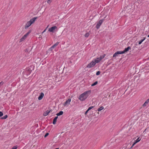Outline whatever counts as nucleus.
<instances>
[{
  "instance_id": "10",
  "label": "nucleus",
  "mask_w": 149,
  "mask_h": 149,
  "mask_svg": "<svg viewBox=\"0 0 149 149\" xmlns=\"http://www.w3.org/2000/svg\"><path fill=\"white\" fill-rule=\"evenodd\" d=\"M44 96V93H40V94L39 96L38 97V99L39 100H41L42 98Z\"/></svg>"
},
{
  "instance_id": "5",
  "label": "nucleus",
  "mask_w": 149,
  "mask_h": 149,
  "mask_svg": "<svg viewBox=\"0 0 149 149\" xmlns=\"http://www.w3.org/2000/svg\"><path fill=\"white\" fill-rule=\"evenodd\" d=\"M103 19L100 20L98 22L96 26L97 29H98L100 28V26L101 25L102 23L103 22Z\"/></svg>"
},
{
  "instance_id": "35",
  "label": "nucleus",
  "mask_w": 149,
  "mask_h": 149,
  "mask_svg": "<svg viewBox=\"0 0 149 149\" xmlns=\"http://www.w3.org/2000/svg\"><path fill=\"white\" fill-rule=\"evenodd\" d=\"M52 47L54 48L55 47H56V46L54 45L53 46H52Z\"/></svg>"
},
{
  "instance_id": "8",
  "label": "nucleus",
  "mask_w": 149,
  "mask_h": 149,
  "mask_svg": "<svg viewBox=\"0 0 149 149\" xmlns=\"http://www.w3.org/2000/svg\"><path fill=\"white\" fill-rule=\"evenodd\" d=\"M131 49V47H128L127 48H125L124 50L123 51H121V52L122 53V54H124L125 53V52L128 51L129 50Z\"/></svg>"
},
{
  "instance_id": "17",
  "label": "nucleus",
  "mask_w": 149,
  "mask_h": 149,
  "mask_svg": "<svg viewBox=\"0 0 149 149\" xmlns=\"http://www.w3.org/2000/svg\"><path fill=\"white\" fill-rule=\"evenodd\" d=\"M8 117V116L7 115H6L4 116L1 118L2 119H5L7 118Z\"/></svg>"
},
{
  "instance_id": "38",
  "label": "nucleus",
  "mask_w": 149,
  "mask_h": 149,
  "mask_svg": "<svg viewBox=\"0 0 149 149\" xmlns=\"http://www.w3.org/2000/svg\"><path fill=\"white\" fill-rule=\"evenodd\" d=\"M148 37H149V34L148 36Z\"/></svg>"
},
{
  "instance_id": "29",
  "label": "nucleus",
  "mask_w": 149,
  "mask_h": 149,
  "mask_svg": "<svg viewBox=\"0 0 149 149\" xmlns=\"http://www.w3.org/2000/svg\"><path fill=\"white\" fill-rule=\"evenodd\" d=\"M100 71H98L96 72V75H98L100 74Z\"/></svg>"
},
{
  "instance_id": "18",
  "label": "nucleus",
  "mask_w": 149,
  "mask_h": 149,
  "mask_svg": "<svg viewBox=\"0 0 149 149\" xmlns=\"http://www.w3.org/2000/svg\"><path fill=\"white\" fill-rule=\"evenodd\" d=\"M145 38H144V39H142V40H141L139 42V45H140L141 43L142 42L145 40Z\"/></svg>"
},
{
  "instance_id": "6",
  "label": "nucleus",
  "mask_w": 149,
  "mask_h": 149,
  "mask_svg": "<svg viewBox=\"0 0 149 149\" xmlns=\"http://www.w3.org/2000/svg\"><path fill=\"white\" fill-rule=\"evenodd\" d=\"M96 64L94 61H92L87 65V67L89 68L93 67Z\"/></svg>"
},
{
  "instance_id": "2",
  "label": "nucleus",
  "mask_w": 149,
  "mask_h": 149,
  "mask_svg": "<svg viewBox=\"0 0 149 149\" xmlns=\"http://www.w3.org/2000/svg\"><path fill=\"white\" fill-rule=\"evenodd\" d=\"M37 17H35L31 19L28 22L25 24L24 28L25 29H27L37 19Z\"/></svg>"
},
{
  "instance_id": "28",
  "label": "nucleus",
  "mask_w": 149,
  "mask_h": 149,
  "mask_svg": "<svg viewBox=\"0 0 149 149\" xmlns=\"http://www.w3.org/2000/svg\"><path fill=\"white\" fill-rule=\"evenodd\" d=\"M136 143L135 141V142L133 143L132 146L129 149L131 148H132V147Z\"/></svg>"
},
{
  "instance_id": "11",
  "label": "nucleus",
  "mask_w": 149,
  "mask_h": 149,
  "mask_svg": "<svg viewBox=\"0 0 149 149\" xmlns=\"http://www.w3.org/2000/svg\"><path fill=\"white\" fill-rule=\"evenodd\" d=\"M101 59H100V57L97 58H96V59H95L94 60L95 63H99Z\"/></svg>"
},
{
  "instance_id": "31",
  "label": "nucleus",
  "mask_w": 149,
  "mask_h": 149,
  "mask_svg": "<svg viewBox=\"0 0 149 149\" xmlns=\"http://www.w3.org/2000/svg\"><path fill=\"white\" fill-rule=\"evenodd\" d=\"M59 42H56V43H55L54 45L56 47V46H57L58 45V44Z\"/></svg>"
},
{
  "instance_id": "20",
  "label": "nucleus",
  "mask_w": 149,
  "mask_h": 149,
  "mask_svg": "<svg viewBox=\"0 0 149 149\" xmlns=\"http://www.w3.org/2000/svg\"><path fill=\"white\" fill-rule=\"evenodd\" d=\"M97 83L98 82L97 81H95L91 85V86H93L96 85L97 84Z\"/></svg>"
},
{
  "instance_id": "1",
  "label": "nucleus",
  "mask_w": 149,
  "mask_h": 149,
  "mask_svg": "<svg viewBox=\"0 0 149 149\" xmlns=\"http://www.w3.org/2000/svg\"><path fill=\"white\" fill-rule=\"evenodd\" d=\"M91 91H89L84 92L82 94L80 95L79 97V99L81 101H84L88 96V94L91 93Z\"/></svg>"
},
{
  "instance_id": "15",
  "label": "nucleus",
  "mask_w": 149,
  "mask_h": 149,
  "mask_svg": "<svg viewBox=\"0 0 149 149\" xmlns=\"http://www.w3.org/2000/svg\"><path fill=\"white\" fill-rule=\"evenodd\" d=\"M26 72H28V73H27V74L28 75L29 74L31 73V71L29 69H27L26 70Z\"/></svg>"
},
{
  "instance_id": "25",
  "label": "nucleus",
  "mask_w": 149,
  "mask_h": 149,
  "mask_svg": "<svg viewBox=\"0 0 149 149\" xmlns=\"http://www.w3.org/2000/svg\"><path fill=\"white\" fill-rule=\"evenodd\" d=\"M4 82L3 81H1V82H0V87L2 86Z\"/></svg>"
},
{
  "instance_id": "13",
  "label": "nucleus",
  "mask_w": 149,
  "mask_h": 149,
  "mask_svg": "<svg viewBox=\"0 0 149 149\" xmlns=\"http://www.w3.org/2000/svg\"><path fill=\"white\" fill-rule=\"evenodd\" d=\"M149 102V99H148L143 104V106L144 107L146 106L147 104Z\"/></svg>"
},
{
  "instance_id": "12",
  "label": "nucleus",
  "mask_w": 149,
  "mask_h": 149,
  "mask_svg": "<svg viewBox=\"0 0 149 149\" xmlns=\"http://www.w3.org/2000/svg\"><path fill=\"white\" fill-rule=\"evenodd\" d=\"M50 111H51V110H50V111L47 110V111H46V112H45L44 113L43 115L45 116H47L50 113Z\"/></svg>"
},
{
  "instance_id": "33",
  "label": "nucleus",
  "mask_w": 149,
  "mask_h": 149,
  "mask_svg": "<svg viewBox=\"0 0 149 149\" xmlns=\"http://www.w3.org/2000/svg\"><path fill=\"white\" fill-rule=\"evenodd\" d=\"M88 111L87 110L85 113L84 114L86 115L87 114V113L88 112Z\"/></svg>"
},
{
  "instance_id": "16",
  "label": "nucleus",
  "mask_w": 149,
  "mask_h": 149,
  "mask_svg": "<svg viewBox=\"0 0 149 149\" xmlns=\"http://www.w3.org/2000/svg\"><path fill=\"white\" fill-rule=\"evenodd\" d=\"M104 109V108L102 106L101 107H100L99 108L97 109V111H100L103 109Z\"/></svg>"
},
{
  "instance_id": "37",
  "label": "nucleus",
  "mask_w": 149,
  "mask_h": 149,
  "mask_svg": "<svg viewBox=\"0 0 149 149\" xmlns=\"http://www.w3.org/2000/svg\"><path fill=\"white\" fill-rule=\"evenodd\" d=\"M147 130V129H146L145 130V131H144V132H145V131H146Z\"/></svg>"
},
{
  "instance_id": "26",
  "label": "nucleus",
  "mask_w": 149,
  "mask_h": 149,
  "mask_svg": "<svg viewBox=\"0 0 149 149\" xmlns=\"http://www.w3.org/2000/svg\"><path fill=\"white\" fill-rule=\"evenodd\" d=\"M93 106H91L88 109H87L88 110V111H89L92 108H93Z\"/></svg>"
},
{
  "instance_id": "39",
  "label": "nucleus",
  "mask_w": 149,
  "mask_h": 149,
  "mask_svg": "<svg viewBox=\"0 0 149 149\" xmlns=\"http://www.w3.org/2000/svg\"><path fill=\"white\" fill-rule=\"evenodd\" d=\"M55 149H59V148H56Z\"/></svg>"
},
{
  "instance_id": "21",
  "label": "nucleus",
  "mask_w": 149,
  "mask_h": 149,
  "mask_svg": "<svg viewBox=\"0 0 149 149\" xmlns=\"http://www.w3.org/2000/svg\"><path fill=\"white\" fill-rule=\"evenodd\" d=\"M105 56V54H104L103 55H102V56H101L100 57V59L101 60L102 59H103V58H104V57Z\"/></svg>"
},
{
  "instance_id": "27",
  "label": "nucleus",
  "mask_w": 149,
  "mask_h": 149,
  "mask_svg": "<svg viewBox=\"0 0 149 149\" xmlns=\"http://www.w3.org/2000/svg\"><path fill=\"white\" fill-rule=\"evenodd\" d=\"M17 146H13L12 149H17Z\"/></svg>"
},
{
  "instance_id": "32",
  "label": "nucleus",
  "mask_w": 149,
  "mask_h": 149,
  "mask_svg": "<svg viewBox=\"0 0 149 149\" xmlns=\"http://www.w3.org/2000/svg\"><path fill=\"white\" fill-rule=\"evenodd\" d=\"M49 135V133H46V134L45 135V137H46L48 135Z\"/></svg>"
},
{
  "instance_id": "4",
  "label": "nucleus",
  "mask_w": 149,
  "mask_h": 149,
  "mask_svg": "<svg viewBox=\"0 0 149 149\" xmlns=\"http://www.w3.org/2000/svg\"><path fill=\"white\" fill-rule=\"evenodd\" d=\"M55 30H57V27L56 26H54L49 28L48 29V31L53 33L55 32Z\"/></svg>"
},
{
  "instance_id": "24",
  "label": "nucleus",
  "mask_w": 149,
  "mask_h": 149,
  "mask_svg": "<svg viewBox=\"0 0 149 149\" xmlns=\"http://www.w3.org/2000/svg\"><path fill=\"white\" fill-rule=\"evenodd\" d=\"M53 49H54V48H53V47H50V48L49 49V50H49V51H52V50H53Z\"/></svg>"
},
{
  "instance_id": "22",
  "label": "nucleus",
  "mask_w": 149,
  "mask_h": 149,
  "mask_svg": "<svg viewBox=\"0 0 149 149\" xmlns=\"http://www.w3.org/2000/svg\"><path fill=\"white\" fill-rule=\"evenodd\" d=\"M89 33H86L85 35H84V36L86 37H88L89 36Z\"/></svg>"
},
{
  "instance_id": "9",
  "label": "nucleus",
  "mask_w": 149,
  "mask_h": 149,
  "mask_svg": "<svg viewBox=\"0 0 149 149\" xmlns=\"http://www.w3.org/2000/svg\"><path fill=\"white\" fill-rule=\"evenodd\" d=\"M120 54H122L121 51H118L115 53L113 55V57H114L118 56V55Z\"/></svg>"
},
{
  "instance_id": "3",
  "label": "nucleus",
  "mask_w": 149,
  "mask_h": 149,
  "mask_svg": "<svg viewBox=\"0 0 149 149\" xmlns=\"http://www.w3.org/2000/svg\"><path fill=\"white\" fill-rule=\"evenodd\" d=\"M31 31L30 30L26 33L19 40V42H21L25 40L29 36V34L31 33Z\"/></svg>"
},
{
  "instance_id": "23",
  "label": "nucleus",
  "mask_w": 149,
  "mask_h": 149,
  "mask_svg": "<svg viewBox=\"0 0 149 149\" xmlns=\"http://www.w3.org/2000/svg\"><path fill=\"white\" fill-rule=\"evenodd\" d=\"M141 140V139H139V138H138L135 141V142L137 143V142H139Z\"/></svg>"
},
{
  "instance_id": "19",
  "label": "nucleus",
  "mask_w": 149,
  "mask_h": 149,
  "mask_svg": "<svg viewBox=\"0 0 149 149\" xmlns=\"http://www.w3.org/2000/svg\"><path fill=\"white\" fill-rule=\"evenodd\" d=\"M56 121H57V119H56L55 118H54L53 119V124L54 125L55 124Z\"/></svg>"
},
{
  "instance_id": "14",
  "label": "nucleus",
  "mask_w": 149,
  "mask_h": 149,
  "mask_svg": "<svg viewBox=\"0 0 149 149\" xmlns=\"http://www.w3.org/2000/svg\"><path fill=\"white\" fill-rule=\"evenodd\" d=\"M63 114V111H60L58 113H57L56 115L57 116H59L62 115Z\"/></svg>"
},
{
  "instance_id": "36",
  "label": "nucleus",
  "mask_w": 149,
  "mask_h": 149,
  "mask_svg": "<svg viewBox=\"0 0 149 149\" xmlns=\"http://www.w3.org/2000/svg\"><path fill=\"white\" fill-rule=\"evenodd\" d=\"M58 118V116H56L54 118L56 119H57V118Z\"/></svg>"
},
{
  "instance_id": "34",
  "label": "nucleus",
  "mask_w": 149,
  "mask_h": 149,
  "mask_svg": "<svg viewBox=\"0 0 149 149\" xmlns=\"http://www.w3.org/2000/svg\"><path fill=\"white\" fill-rule=\"evenodd\" d=\"M48 27V26H47V28H46V29L45 30H44V31L42 32V33H44V32L46 30V29H47Z\"/></svg>"
},
{
  "instance_id": "7",
  "label": "nucleus",
  "mask_w": 149,
  "mask_h": 149,
  "mask_svg": "<svg viewBox=\"0 0 149 149\" xmlns=\"http://www.w3.org/2000/svg\"><path fill=\"white\" fill-rule=\"evenodd\" d=\"M71 101V99H68L67 101L65 102L64 104V106H66L68 104H69L70 103V102Z\"/></svg>"
},
{
  "instance_id": "30",
  "label": "nucleus",
  "mask_w": 149,
  "mask_h": 149,
  "mask_svg": "<svg viewBox=\"0 0 149 149\" xmlns=\"http://www.w3.org/2000/svg\"><path fill=\"white\" fill-rule=\"evenodd\" d=\"M3 115V113L1 112V111H0V117L2 116Z\"/></svg>"
}]
</instances>
